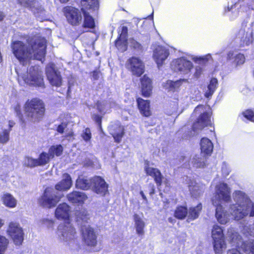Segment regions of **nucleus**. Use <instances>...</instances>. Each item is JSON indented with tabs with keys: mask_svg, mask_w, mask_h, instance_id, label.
<instances>
[{
	"mask_svg": "<svg viewBox=\"0 0 254 254\" xmlns=\"http://www.w3.org/2000/svg\"><path fill=\"white\" fill-rule=\"evenodd\" d=\"M26 41L27 44L19 40L14 41L11 44L12 53L23 66L32 59L42 61L46 54L45 38L35 36L29 37Z\"/></svg>",
	"mask_w": 254,
	"mask_h": 254,
	"instance_id": "nucleus-1",
	"label": "nucleus"
},
{
	"mask_svg": "<svg viewBox=\"0 0 254 254\" xmlns=\"http://www.w3.org/2000/svg\"><path fill=\"white\" fill-rule=\"evenodd\" d=\"M233 197L236 203L230 205L229 210L235 220H241L249 214L254 216V203L245 192L236 190Z\"/></svg>",
	"mask_w": 254,
	"mask_h": 254,
	"instance_id": "nucleus-2",
	"label": "nucleus"
},
{
	"mask_svg": "<svg viewBox=\"0 0 254 254\" xmlns=\"http://www.w3.org/2000/svg\"><path fill=\"white\" fill-rule=\"evenodd\" d=\"M24 111L30 121L38 122L44 115L45 104L42 100L37 98L28 100L24 105Z\"/></svg>",
	"mask_w": 254,
	"mask_h": 254,
	"instance_id": "nucleus-3",
	"label": "nucleus"
},
{
	"mask_svg": "<svg viewBox=\"0 0 254 254\" xmlns=\"http://www.w3.org/2000/svg\"><path fill=\"white\" fill-rule=\"evenodd\" d=\"M15 71L18 75L19 82L22 80L24 83L29 85L44 87L43 73L39 66L31 67L29 69V72L26 73H21L17 68L15 69Z\"/></svg>",
	"mask_w": 254,
	"mask_h": 254,
	"instance_id": "nucleus-4",
	"label": "nucleus"
},
{
	"mask_svg": "<svg viewBox=\"0 0 254 254\" xmlns=\"http://www.w3.org/2000/svg\"><path fill=\"white\" fill-rule=\"evenodd\" d=\"M228 235L233 246L241 248L247 254H254V240L243 241L241 236L233 229L228 230Z\"/></svg>",
	"mask_w": 254,
	"mask_h": 254,
	"instance_id": "nucleus-5",
	"label": "nucleus"
},
{
	"mask_svg": "<svg viewBox=\"0 0 254 254\" xmlns=\"http://www.w3.org/2000/svg\"><path fill=\"white\" fill-rule=\"evenodd\" d=\"M57 233L60 240L68 245L73 243L77 238L75 229L69 222L60 224Z\"/></svg>",
	"mask_w": 254,
	"mask_h": 254,
	"instance_id": "nucleus-6",
	"label": "nucleus"
},
{
	"mask_svg": "<svg viewBox=\"0 0 254 254\" xmlns=\"http://www.w3.org/2000/svg\"><path fill=\"white\" fill-rule=\"evenodd\" d=\"M62 192H59L53 188H47L39 200L40 203L44 207L52 208L55 207L63 197Z\"/></svg>",
	"mask_w": 254,
	"mask_h": 254,
	"instance_id": "nucleus-7",
	"label": "nucleus"
},
{
	"mask_svg": "<svg viewBox=\"0 0 254 254\" xmlns=\"http://www.w3.org/2000/svg\"><path fill=\"white\" fill-rule=\"evenodd\" d=\"M231 189L227 184L220 183L217 185L215 189L214 196L212 199L214 206L221 205L222 202H228L231 200Z\"/></svg>",
	"mask_w": 254,
	"mask_h": 254,
	"instance_id": "nucleus-8",
	"label": "nucleus"
},
{
	"mask_svg": "<svg viewBox=\"0 0 254 254\" xmlns=\"http://www.w3.org/2000/svg\"><path fill=\"white\" fill-rule=\"evenodd\" d=\"M195 114H200L197 121L193 125V129H201L210 125L211 110L203 105L197 106L194 110Z\"/></svg>",
	"mask_w": 254,
	"mask_h": 254,
	"instance_id": "nucleus-9",
	"label": "nucleus"
},
{
	"mask_svg": "<svg viewBox=\"0 0 254 254\" xmlns=\"http://www.w3.org/2000/svg\"><path fill=\"white\" fill-rule=\"evenodd\" d=\"M171 67L174 71L189 76L192 73L193 64L187 58L182 57L173 60L171 64Z\"/></svg>",
	"mask_w": 254,
	"mask_h": 254,
	"instance_id": "nucleus-10",
	"label": "nucleus"
},
{
	"mask_svg": "<svg viewBox=\"0 0 254 254\" xmlns=\"http://www.w3.org/2000/svg\"><path fill=\"white\" fill-rule=\"evenodd\" d=\"M253 0H239L238 2H236L234 4L230 6L229 5L225 9V14L230 17L231 20L235 19L238 15L237 12H233V9L238 5H240V10L242 11H247L250 9H253Z\"/></svg>",
	"mask_w": 254,
	"mask_h": 254,
	"instance_id": "nucleus-11",
	"label": "nucleus"
},
{
	"mask_svg": "<svg viewBox=\"0 0 254 254\" xmlns=\"http://www.w3.org/2000/svg\"><path fill=\"white\" fill-rule=\"evenodd\" d=\"M212 237L213 239V247L215 252L220 253L226 248L224 235L222 228L218 225H214L212 230Z\"/></svg>",
	"mask_w": 254,
	"mask_h": 254,
	"instance_id": "nucleus-12",
	"label": "nucleus"
},
{
	"mask_svg": "<svg viewBox=\"0 0 254 254\" xmlns=\"http://www.w3.org/2000/svg\"><path fill=\"white\" fill-rule=\"evenodd\" d=\"M126 67L133 75L140 76L144 72V64L139 58L132 57L127 61Z\"/></svg>",
	"mask_w": 254,
	"mask_h": 254,
	"instance_id": "nucleus-13",
	"label": "nucleus"
},
{
	"mask_svg": "<svg viewBox=\"0 0 254 254\" xmlns=\"http://www.w3.org/2000/svg\"><path fill=\"white\" fill-rule=\"evenodd\" d=\"M91 189L96 194L104 196L109 193L108 184L101 177L95 176L91 179Z\"/></svg>",
	"mask_w": 254,
	"mask_h": 254,
	"instance_id": "nucleus-14",
	"label": "nucleus"
},
{
	"mask_svg": "<svg viewBox=\"0 0 254 254\" xmlns=\"http://www.w3.org/2000/svg\"><path fill=\"white\" fill-rule=\"evenodd\" d=\"M64 12L68 22L73 26L81 24L82 16L80 11L71 6H66L64 8Z\"/></svg>",
	"mask_w": 254,
	"mask_h": 254,
	"instance_id": "nucleus-15",
	"label": "nucleus"
},
{
	"mask_svg": "<svg viewBox=\"0 0 254 254\" xmlns=\"http://www.w3.org/2000/svg\"><path fill=\"white\" fill-rule=\"evenodd\" d=\"M46 74L51 84L56 87L62 85V79L60 72L56 69L53 63L49 64L46 68Z\"/></svg>",
	"mask_w": 254,
	"mask_h": 254,
	"instance_id": "nucleus-16",
	"label": "nucleus"
},
{
	"mask_svg": "<svg viewBox=\"0 0 254 254\" xmlns=\"http://www.w3.org/2000/svg\"><path fill=\"white\" fill-rule=\"evenodd\" d=\"M18 3L22 6L30 9L40 20H43V17L41 18L40 17H43L45 15V12L37 1L18 0Z\"/></svg>",
	"mask_w": 254,
	"mask_h": 254,
	"instance_id": "nucleus-17",
	"label": "nucleus"
},
{
	"mask_svg": "<svg viewBox=\"0 0 254 254\" xmlns=\"http://www.w3.org/2000/svg\"><path fill=\"white\" fill-rule=\"evenodd\" d=\"M7 232L16 245H20L22 244L23 240V233L19 224L14 222L10 223Z\"/></svg>",
	"mask_w": 254,
	"mask_h": 254,
	"instance_id": "nucleus-18",
	"label": "nucleus"
},
{
	"mask_svg": "<svg viewBox=\"0 0 254 254\" xmlns=\"http://www.w3.org/2000/svg\"><path fill=\"white\" fill-rule=\"evenodd\" d=\"M169 55V49L164 46L158 45L153 50V58L158 67L163 64Z\"/></svg>",
	"mask_w": 254,
	"mask_h": 254,
	"instance_id": "nucleus-19",
	"label": "nucleus"
},
{
	"mask_svg": "<svg viewBox=\"0 0 254 254\" xmlns=\"http://www.w3.org/2000/svg\"><path fill=\"white\" fill-rule=\"evenodd\" d=\"M82 238L85 243L90 246H94L97 244V236L89 225L83 226L81 229Z\"/></svg>",
	"mask_w": 254,
	"mask_h": 254,
	"instance_id": "nucleus-20",
	"label": "nucleus"
},
{
	"mask_svg": "<svg viewBox=\"0 0 254 254\" xmlns=\"http://www.w3.org/2000/svg\"><path fill=\"white\" fill-rule=\"evenodd\" d=\"M238 38L240 39L241 46L244 47L249 45L253 42V29L250 25L240 29L238 35Z\"/></svg>",
	"mask_w": 254,
	"mask_h": 254,
	"instance_id": "nucleus-21",
	"label": "nucleus"
},
{
	"mask_svg": "<svg viewBox=\"0 0 254 254\" xmlns=\"http://www.w3.org/2000/svg\"><path fill=\"white\" fill-rule=\"evenodd\" d=\"M144 170L147 175L153 177L158 188L160 187L163 183V177L160 171L157 168L150 167L147 161L145 163Z\"/></svg>",
	"mask_w": 254,
	"mask_h": 254,
	"instance_id": "nucleus-22",
	"label": "nucleus"
},
{
	"mask_svg": "<svg viewBox=\"0 0 254 254\" xmlns=\"http://www.w3.org/2000/svg\"><path fill=\"white\" fill-rule=\"evenodd\" d=\"M70 207L65 203L60 204L55 210V216L58 219L65 220L68 222L70 214Z\"/></svg>",
	"mask_w": 254,
	"mask_h": 254,
	"instance_id": "nucleus-23",
	"label": "nucleus"
},
{
	"mask_svg": "<svg viewBox=\"0 0 254 254\" xmlns=\"http://www.w3.org/2000/svg\"><path fill=\"white\" fill-rule=\"evenodd\" d=\"M110 134L114 137L115 141L120 143L124 134V129L119 124L111 125L109 127Z\"/></svg>",
	"mask_w": 254,
	"mask_h": 254,
	"instance_id": "nucleus-24",
	"label": "nucleus"
},
{
	"mask_svg": "<svg viewBox=\"0 0 254 254\" xmlns=\"http://www.w3.org/2000/svg\"><path fill=\"white\" fill-rule=\"evenodd\" d=\"M72 186V181L70 175L64 173L63 175L61 181L58 183L55 186V190L57 191H65L69 190Z\"/></svg>",
	"mask_w": 254,
	"mask_h": 254,
	"instance_id": "nucleus-25",
	"label": "nucleus"
},
{
	"mask_svg": "<svg viewBox=\"0 0 254 254\" xmlns=\"http://www.w3.org/2000/svg\"><path fill=\"white\" fill-rule=\"evenodd\" d=\"M187 80L186 79H180L175 81L168 80L163 82L162 86L165 89L169 91L176 92L178 91L182 84L187 82Z\"/></svg>",
	"mask_w": 254,
	"mask_h": 254,
	"instance_id": "nucleus-26",
	"label": "nucleus"
},
{
	"mask_svg": "<svg viewBox=\"0 0 254 254\" xmlns=\"http://www.w3.org/2000/svg\"><path fill=\"white\" fill-rule=\"evenodd\" d=\"M81 5L82 12H93L98 9L99 5L98 0H81Z\"/></svg>",
	"mask_w": 254,
	"mask_h": 254,
	"instance_id": "nucleus-27",
	"label": "nucleus"
},
{
	"mask_svg": "<svg viewBox=\"0 0 254 254\" xmlns=\"http://www.w3.org/2000/svg\"><path fill=\"white\" fill-rule=\"evenodd\" d=\"M141 91L142 95L145 97H149L152 92V81L146 75L141 78Z\"/></svg>",
	"mask_w": 254,
	"mask_h": 254,
	"instance_id": "nucleus-28",
	"label": "nucleus"
},
{
	"mask_svg": "<svg viewBox=\"0 0 254 254\" xmlns=\"http://www.w3.org/2000/svg\"><path fill=\"white\" fill-rule=\"evenodd\" d=\"M227 59L228 61L234 60L233 62V65L236 67L241 66L244 64L245 62V57L243 54H236L232 51L229 52L227 54Z\"/></svg>",
	"mask_w": 254,
	"mask_h": 254,
	"instance_id": "nucleus-29",
	"label": "nucleus"
},
{
	"mask_svg": "<svg viewBox=\"0 0 254 254\" xmlns=\"http://www.w3.org/2000/svg\"><path fill=\"white\" fill-rule=\"evenodd\" d=\"M215 206L216 207L215 216L218 221L222 224H226L229 220V214L224 211L221 205Z\"/></svg>",
	"mask_w": 254,
	"mask_h": 254,
	"instance_id": "nucleus-30",
	"label": "nucleus"
},
{
	"mask_svg": "<svg viewBox=\"0 0 254 254\" xmlns=\"http://www.w3.org/2000/svg\"><path fill=\"white\" fill-rule=\"evenodd\" d=\"M1 199L2 203L7 207L13 208L17 205V200L9 193H3L1 196Z\"/></svg>",
	"mask_w": 254,
	"mask_h": 254,
	"instance_id": "nucleus-31",
	"label": "nucleus"
},
{
	"mask_svg": "<svg viewBox=\"0 0 254 254\" xmlns=\"http://www.w3.org/2000/svg\"><path fill=\"white\" fill-rule=\"evenodd\" d=\"M200 144L202 153L207 155H210L212 153L213 144L210 139L203 137L201 139Z\"/></svg>",
	"mask_w": 254,
	"mask_h": 254,
	"instance_id": "nucleus-32",
	"label": "nucleus"
},
{
	"mask_svg": "<svg viewBox=\"0 0 254 254\" xmlns=\"http://www.w3.org/2000/svg\"><path fill=\"white\" fill-rule=\"evenodd\" d=\"M67 197L72 203H83L87 198L84 193L76 191L68 194Z\"/></svg>",
	"mask_w": 254,
	"mask_h": 254,
	"instance_id": "nucleus-33",
	"label": "nucleus"
},
{
	"mask_svg": "<svg viewBox=\"0 0 254 254\" xmlns=\"http://www.w3.org/2000/svg\"><path fill=\"white\" fill-rule=\"evenodd\" d=\"M137 102L141 113L145 117L149 116L150 111L149 101L138 98L137 99Z\"/></svg>",
	"mask_w": 254,
	"mask_h": 254,
	"instance_id": "nucleus-34",
	"label": "nucleus"
},
{
	"mask_svg": "<svg viewBox=\"0 0 254 254\" xmlns=\"http://www.w3.org/2000/svg\"><path fill=\"white\" fill-rule=\"evenodd\" d=\"M188 187L191 194L194 197H197L203 192V187H200L195 181L190 180V182L188 183Z\"/></svg>",
	"mask_w": 254,
	"mask_h": 254,
	"instance_id": "nucleus-35",
	"label": "nucleus"
},
{
	"mask_svg": "<svg viewBox=\"0 0 254 254\" xmlns=\"http://www.w3.org/2000/svg\"><path fill=\"white\" fill-rule=\"evenodd\" d=\"M90 215L87 210H82L77 215V222L80 225L81 229L83 226H88L86 225L90 222Z\"/></svg>",
	"mask_w": 254,
	"mask_h": 254,
	"instance_id": "nucleus-36",
	"label": "nucleus"
},
{
	"mask_svg": "<svg viewBox=\"0 0 254 254\" xmlns=\"http://www.w3.org/2000/svg\"><path fill=\"white\" fill-rule=\"evenodd\" d=\"M133 219L135 222V226L137 233L139 235H143L144 234V227L145 223L140 216L137 214L133 215Z\"/></svg>",
	"mask_w": 254,
	"mask_h": 254,
	"instance_id": "nucleus-37",
	"label": "nucleus"
},
{
	"mask_svg": "<svg viewBox=\"0 0 254 254\" xmlns=\"http://www.w3.org/2000/svg\"><path fill=\"white\" fill-rule=\"evenodd\" d=\"M218 80L215 78H212L207 86V89L205 93V96L209 98L213 94L218 87Z\"/></svg>",
	"mask_w": 254,
	"mask_h": 254,
	"instance_id": "nucleus-38",
	"label": "nucleus"
},
{
	"mask_svg": "<svg viewBox=\"0 0 254 254\" xmlns=\"http://www.w3.org/2000/svg\"><path fill=\"white\" fill-rule=\"evenodd\" d=\"M202 209V205L201 203L198 204L195 207H191L188 211V220H193L198 218L199 213Z\"/></svg>",
	"mask_w": 254,
	"mask_h": 254,
	"instance_id": "nucleus-39",
	"label": "nucleus"
},
{
	"mask_svg": "<svg viewBox=\"0 0 254 254\" xmlns=\"http://www.w3.org/2000/svg\"><path fill=\"white\" fill-rule=\"evenodd\" d=\"M91 179L88 180L79 177L76 180V187L77 188L87 190L91 188Z\"/></svg>",
	"mask_w": 254,
	"mask_h": 254,
	"instance_id": "nucleus-40",
	"label": "nucleus"
},
{
	"mask_svg": "<svg viewBox=\"0 0 254 254\" xmlns=\"http://www.w3.org/2000/svg\"><path fill=\"white\" fill-rule=\"evenodd\" d=\"M206 158L201 154L195 155L192 159L191 163L195 168H203L205 166Z\"/></svg>",
	"mask_w": 254,
	"mask_h": 254,
	"instance_id": "nucleus-41",
	"label": "nucleus"
},
{
	"mask_svg": "<svg viewBox=\"0 0 254 254\" xmlns=\"http://www.w3.org/2000/svg\"><path fill=\"white\" fill-rule=\"evenodd\" d=\"M191 60L197 64L204 65L206 64L210 60H212L211 55L209 54L203 56H195L191 57Z\"/></svg>",
	"mask_w": 254,
	"mask_h": 254,
	"instance_id": "nucleus-42",
	"label": "nucleus"
},
{
	"mask_svg": "<svg viewBox=\"0 0 254 254\" xmlns=\"http://www.w3.org/2000/svg\"><path fill=\"white\" fill-rule=\"evenodd\" d=\"M115 103L113 102H110V103L104 101L102 102H98L97 104V107L100 113H105L110 108H114L115 106Z\"/></svg>",
	"mask_w": 254,
	"mask_h": 254,
	"instance_id": "nucleus-43",
	"label": "nucleus"
},
{
	"mask_svg": "<svg viewBox=\"0 0 254 254\" xmlns=\"http://www.w3.org/2000/svg\"><path fill=\"white\" fill-rule=\"evenodd\" d=\"M84 15L83 26L85 28H93L95 27V22L93 17L89 14V12H82Z\"/></svg>",
	"mask_w": 254,
	"mask_h": 254,
	"instance_id": "nucleus-44",
	"label": "nucleus"
},
{
	"mask_svg": "<svg viewBox=\"0 0 254 254\" xmlns=\"http://www.w3.org/2000/svg\"><path fill=\"white\" fill-rule=\"evenodd\" d=\"M63 151V147L61 145H57L52 146L49 150L48 154L51 157L53 158L55 155L57 156H60Z\"/></svg>",
	"mask_w": 254,
	"mask_h": 254,
	"instance_id": "nucleus-45",
	"label": "nucleus"
},
{
	"mask_svg": "<svg viewBox=\"0 0 254 254\" xmlns=\"http://www.w3.org/2000/svg\"><path fill=\"white\" fill-rule=\"evenodd\" d=\"M51 159L52 158L48 153L43 152L39 155V157L36 159L38 163V166H44L46 165L49 162Z\"/></svg>",
	"mask_w": 254,
	"mask_h": 254,
	"instance_id": "nucleus-46",
	"label": "nucleus"
},
{
	"mask_svg": "<svg viewBox=\"0 0 254 254\" xmlns=\"http://www.w3.org/2000/svg\"><path fill=\"white\" fill-rule=\"evenodd\" d=\"M188 214V211L186 207L179 206L175 211L174 215L175 217L179 219H183Z\"/></svg>",
	"mask_w": 254,
	"mask_h": 254,
	"instance_id": "nucleus-47",
	"label": "nucleus"
},
{
	"mask_svg": "<svg viewBox=\"0 0 254 254\" xmlns=\"http://www.w3.org/2000/svg\"><path fill=\"white\" fill-rule=\"evenodd\" d=\"M10 130L6 129H2L0 131V143L4 144L9 140Z\"/></svg>",
	"mask_w": 254,
	"mask_h": 254,
	"instance_id": "nucleus-48",
	"label": "nucleus"
},
{
	"mask_svg": "<svg viewBox=\"0 0 254 254\" xmlns=\"http://www.w3.org/2000/svg\"><path fill=\"white\" fill-rule=\"evenodd\" d=\"M23 163L24 165L30 168L38 166L37 159L29 156L25 157Z\"/></svg>",
	"mask_w": 254,
	"mask_h": 254,
	"instance_id": "nucleus-49",
	"label": "nucleus"
},
{
	"mask_svg": "<svg viewBox=\"0 0 254 254\" xmlns=\"http://www.w3.org/2000/svg\"><path fill=\"white\" fill-rule=\"evenodd\" d=\"M8 240L4 236L0 235V254H3L7 249Z\"/></svg>",
	"mask_w": 254,
	"mask_h": 254,
	"instance_id": "nucleus-50",
	"label": "nucleus"
},
{
	"mask_svg": "<svg viewBox=\"0 0 254 254\" xmlns=\"http://www.w3.org/2000/svg\"><path fill=\"white\" fill-rule=\"evenodd\" d=\"M242 119L243 117L246 119L254 122V111L251 110H247L242 113V116H240Z\"/></svg>",
	"mask_w": 254,
	"mask_h": 254,
	"instance_id": "nucleus-51",
	"label": "nucleus"
},
{
	"mask_svg": "<svg viewBox=\"0 0 254 254\" xmlns=\"http://www.w3.org/2000/svg\"><path fill=\"white\" fill-rule=\"evenodd\" d=\"M127 44H129L130 47L137 51L141 50L142 48L141 45L133 38H130L128 40Z\"/></svg>",
	"mask_w": 254,
	"mask_h": 254,
	"instance_id": "nucleus-52",
	"label": "nucleus"
},
{
	"mask_svg": "<svg viewBox=\"0 0 254 254\" xmlns=\"http://www.w3.org/2000/svg\"><path fill=\"white\" fill-rule=\"evenodd\" d=\"M127 31H128V29H127V27L126 26H123L122 27V31H121V33L120 34V37L119 38H120L121 39H123V46L122 47V48L123 49V50L125 49V40H127Z\"/></svg>",
	"mask_w": 254,
	"mask_h": 254,
	"instance_id": "nucleus-53",
	"label": "nucleus"
},
{
	"mask_svg": "<svg viewBox=\"0 0 254 254\" xmlns=\"http://www.w3.org/2000/svg\"><path fill=\"white\" fill-rule=\"evenodd\" d=\"M125 49L123 50V49L122 48V47L123 46V39L119 38L115 42L116 47L118 49V50H120L121 51L124 52L126 51L127 49V40H125Z\"/></svg>",
	"mask_w": 254,
	"mask_h": 254,
	"instance_id": "nucleus-54",
	"label": "nucleus"
},
{
	"mask_svg": "<svg viewBox=\"0 0 254 254\" xmlns=\"http://www.w3.org/2000/svg\"><path fill=\"white\" fill-rule=\"evenodd\" d=\"M83 139L87 142L89 141L91 138V133L89 128H86L83 131L81 134Z\"/></svg>",
	"mask_w": 254,
	"mask_h": 254,
	"instance_id": "nucleus-55",
	"label": "nucleus"
},
{
	"mask_svg": "<svg viewBox=\"0 0 254 254\" xmlns=\"http://www.w3.org/2000/svg\"><path fill=\"white\" fill-rule=\"evenodd\" d=\"M67 123L66 122H63L60 124L57 128V131L60 133H63L67 127Z\"/></svg>",
	"mask_w": 254,
	"mask_h": 254,
	"instance_id": "nucleus-56",
	"label": "nucleus"
},
{
	"mask_svg": "<svg viewBox=\"0 0 254 254\" xmlns=\"http://www.w3.org/2000/svg\"><path fill=\"white\" fill-rule=\"evenodd\" d=\"M194 70V76L196 78H198L202 72V68L200 65H197L195 67Z\"/></svg>",
	"mask_w": 254,
	"mask_h": 254,
	"instance_id": "nucleus-57",
	"label": "nucleus"
},
{
	"mask_svg": "<svg viewBox=\"0 0 254 254\" xmlns=\"http://www.w3.org/2000/svg\"><path fill=\"white\" fill-rule=\"evenodd\" d=\"M43 223L49 228H53L54 226V222L51 220L44 219L43 220Z\"/></svg>",
	"mask_w": 254,
	"mask_h": 254,
	"instance_id": "nucleus-58",
	"label": "nucleus"
},
{
	"mask_svg": "<svg viewBox=\"0 0 254 254\" xmlns=\"http://www.w3.org/2000/svg\"><path fill=\"white\" fill-rule=\"evenodd\" d=\"M140 194L141 195L142 199H143V202H142V204H143L144 206L143 207H145L147 206L148 205V200L147 199L146 196H145L144 192H143V191H140Z\"/></svg>",
	"mask_w": 254,
	"mask_h": 254,
	"instance_id": "nucleus-59",
	"label": "nucleus"
},
{
	"mask_svg": "<svg viewBox=\"0 0 254 254\" xmlns=\"http://www.w3.org/2000/svg\"><path fill=\"white\" fill-rule=\"evenodd\" d=\"M93 119L99 126H101V118L100 116L97 115H94L93 116Z\"/></svg>",
	"mask_w": 254,
	"mask_h": 254,
	"instance_id": "nucleus-60",
	"label": "nucleus"
},
{
	"mask_svg": "<svg viewBox=\"0 0 254 254\" xmlns=\"http://www.w3.org/2000/svg\"><path fill=\"white\" fill-rule=\"evenodd\" d=\"M227 254H242L240 251L237 250V249H233L232 250H230L227 252Z\"/></svg>",
	"mask_w": 254,
	"mask_h": 254,
	"instance_id": "nucleus-61",
	"label": "nucleus"
},
{
	"mask_svg": "<svg viewBox=\"0 0 254 254\" xmlns=\"http://www.w3.org/2000/svg\"><path fill=\"white\" fill-rule=\"evenodd\" d=\"M99 75H100V73L98 72V71H95L93 72L92 77L94 80H97L99 77Z\"/></svg>",
	"mask_w": 254,
	"mask_h": 254,
	"instance_id": "nucleus-62",
	"label": "nucleus"
},
{
	"mask_svg": "<svg viewBox=\"0 0 254 254\" xmlns=\"http://www.w3.org/2000/svg\"><path fill=\"white\" fill-rule=\"evenodd\" d=\"M15 112H16L17 115L19 116V118H21L22 116L20 113V108L19 106L17 105L15 108Z\"/></svg>",
	"mask_w": 254,
	"mask_h": 254,
	"instance_id": "nucleus-63",
	"label": "nucleus"
},
{
	"mask_svg": "<svg viewBox=\"0 0 254 254\" xmlns=\"http://www.w3.org/2000/svg\"><path fill=\"white\" fill-rule=\"evenodd\" d=\"M73 136V132L72 131H69L65 135V137L68 138V140H70L71 138Z\"/></svg>",
	"mask_w": 254,
	"mask_h": 254,
	"instance_id": "nucleus-64",
	"label": "nucleus"
}]
</instances>
